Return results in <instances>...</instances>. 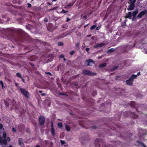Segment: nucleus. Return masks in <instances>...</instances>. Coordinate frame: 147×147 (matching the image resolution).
<instances>
[{
  "label": "nucleus",
  "mask_w": 147,
  "mask_h": 147,
  "mask_svg": "<svg viewBox=\"0 0 147 147\" xmlns=\"http://www.w3.org/2000/svg\"><path fill=\"white\" fill-rule=\"evenodd\" d=\"M11 31L17 35L15 36L13 34H12L11 37L13 38L16 42H22L24 41V32L20 29H14L11 30Z\"/></svg>",
  "instance_id": "f257e3e1"
},
{
  "label": "nucleus",
  "mask_w": 147,
  "mask_h": 147,
  "mask_svg": "<svg viewBox=\"0 0 147 147\" xmlns=\"http://www.w3.org/2000/svg\"><path fill=\"white\" fill-rule=\"evenodd\" d=\"M137 77V75L134 74L132 75L127 80L126 83L127 84L129 85H132V83L134 81V79H136Z\"/></svg>",
  "instance_id": "f03ea898"
},
{
  "label": "nucleus",
  "mask_w": 147,
  "mask_h": 147,
  "mask_svg": "<svg viewBox=\"0 0 147 147\" xmlns=\"http://www.w3.org/2000/svg\"><path fill=\"white\" fill-rule=\"evenodd\" d=\"M20 90L22 94L25 97H26L27 98L29 99L30 98V95L29 93L25 89L20 88Z\"/></svg>",
  "instance_id": "7ed1b4c3"
},
{
  "label": "nucleus",
  "mask_w": 147,
  "mask_h": 147,
  "mask_svg": "<svg viewBox=\"0 0 147 147\" xmlns=\"http://www.w3.org/2000/svg\"><path fill=\"white\" fill-rule=\"evenodd\" d=\"M104 144L103 140L101 138H98L95 140L94 146L96 147H100L101 144Z\"/></svg>",
  "instance_id": "20e7f679"
},
{
  "label": "nucleus",
  "mask_w": 147,
  "mask_h": 147,
  "mask_svg": "<svg viewBox=\"0 0 147 147\" xmlns=\"http://www.w3.org/2000/svg\"><path fill=\"white\" fill-rule=\"evenodd\" d=\"M72 32V30L65 32L63 34H60L57 36V38L58 39L61 38H64L68 34L71 33Z\"/></svg>",
  "instance_id": "39448f33"
},
{
  "label": "nucleus",
  "mask_w": 147,
  "mask_h": 147,
  "mask_svg": "<svg viewBox=\"0 0 147 147\" xmlns=\"http://www.w3.org/2000/svg\"><path fill=\"white\" fill-rule=\"evenodd\" d=\"M83 74L87 76H94L96 75L97 73L92 72L88 70H84L82 72Z\"/></svg>",
  "instance_id": "423d86ee"
},
{
  "label": "nucleus",
  "mask_w": 147,
  "mask_h": 147,
  "mask_svg": "<svg viewBox=\"0 0 147 147\" xmlns=\"http://www.w3.org/2000/svg\"><path fill=\"white\" fill-rule=\"evenodd\" d=\"M134 45L133 46L130 45H124L122 47V49L124 50V52H127V50H129L134 47Z\"/></svg>",
  "instance_id": "0eeeda50"
},
{
  "label": "nucleus",
  "mask_w": 147,
  "mask_h": 147,
  "mask_svg": "<svg viewBox=\"0 0 147 147\" xmlns=\"http://www.w3.org/2000/svg\"><path fill=\"white\" fill-rule=\"evenodd\" d=\"M38 121L40 125L42 126L44 125L45 122V117L42 115L40 116Z\"/></svg>",
  "instance_id": "6e6552de"
},
{
  "label": "nucleus",
  "mask_w": 147,
  "mask_h": 147,
  "mask_svg": "<svg viewBox=\"0 0 147 147\" xmlns=\"http://www.w3.org/2000/svg\"><path fill=\"white\" fill-rule=\"evenodd\" d=\"M94 63V61L91 59L87 60L84 62V65L85 66H92Z\"/></svg>",
  "instance_id": "1a4fd4ad"
},
{
  "label": "nucleus",
  "mask_w": 147,
  "mask_h": 147,
  "mask_svg": "<svg viewBox=\"0 0 147 147\" xmlns=\"http://www.w3.org/2000/svg\"><path fill=\"white\" fill-rule=\"evenodd\" d=\"M135 3V1L131 3H130L129 5L128 6L127 8V10L128 11H131L133 10L135 8L134 3Z\"/></svg>",
  "instance_id": "9d476101"
},
{
  "label": "nucleus",
  "mask_w": 147,
  "mask_h": 147,
  "mask_svg": "<svg viewBox=\"0 0 147 147\" xmlns=\"http://www.w3.org/2000/svg\"><path fill=\"white\" fill-rule=\"evenodd\" d=\"M125 114H130L132 115L133 116H132V117L134 119H136L138 117V115H136L135 114V113L134 112H131L130 111H127V112H125Z\"/></svg>",
  "instance_id": "9b49d317"
},
{
  "label": "nucleus",
  "mask_w": 147,
  "mask_h": 147,
  "mask_svg": "<svg viewBox=\"0 0 147 147\" xmlns=\"http://www.w3.org/2000/svg\"><path fill=\"white\" fill-rule=\"evenodd\" d=\"M146 12V9L143 10L142 11L140 12L137 16V17L139 18H142V17L145 15Z\"/></svg>",
  "instance_id": "f8f14e48"
},
{
  "label": "nucleus",
  "mask_w": 147,
  "mask_h": 147,
  "mask_svg": "<svg viewBox=\"0 0 147 147\" xmlns=\"http://www.w3.org/2000/svg\"><path fill=\"white\" fill-rule=\"evenodd\" d=\"M0 143L1 145L4 144L5 145H7V144L6 139H3L1 137H0Z\"/></svg>",
  "instance_id": "ddd939ff"
},
{
  "label": "nucleus",
  "mask_w": 147,
  "mask_h": 147,
  "mask_svg": "<svg viewBox=\"0 0 147 147\" xmlns=\"http://www.w3.org/2000/svg\"><path fill=\"white\" fill-rule=\"evenodd\" d=\"M11 100L9 99H7L6 100H4L5 105L6 107H9V103H11Z\"/></svg>",
  "instance_id": "4468645a"
},
{
  "label": "nucleus",
  "mask_w": 147,
  "mask_h": 147,
  "mask_svg": "<svg viewBox=\"0 0 147 147\" xmlns=\"http://www.w3.org/2000/svg\"><path fill=\"white\" fill-rule=\"evenodd\" d=\"M105 44L104 43H101L94 45V48H96L97 47L100 48L105 46Z\"/></svg>",
  "instance_id": "2eb2a0df"
},
{
  "label": "nucleus",
  "mask_w": 147,
  "mask_h": 147,
  "mask_svg": "<svg viewBox=\"0 0 147 147\" xmlns=\"http://www.w3.org/2000/svg\"><path fill=\"white\" fill-rule=\"evenodd\" d=\"M18 144L20 145L23 146L24 144L23 142V140L22 138H19L18 139Z\"/></svg>",
  "instance_id": "dca6fc26"
},
{
  "label": "nucleus",
  "mask_w": 147,
  "mask_h": 147,
  "mask_svg": "<svg viewBox=\"0 0 147 147\" xmlns=\"http://www.w3.org/2000/svg\"><path fill=\"white\" fill-rule=\"evenodd\" d=\"M24 49L25 50H27L28 51L26 52V53H28L31 51H32L33 49H31L30 47L29 46H27L26 47L24 48Z\"/></svg>",
  "instance_id": "f3484780"
},
{
  "label": "nucleus",
  "mask_w": 147,
  "mask_h": 147,
  "mask_svg": "<svg viewBox=\"0 0 147 147\" xmlns=\"http://www.w3.org/2000/svg\"><path fill=\"white\" fill-rule=\"evenodd\" d=\"M132 16V13L131 12L129 11L128 12L127 14L125 17V18H129L130 19H131V17Z\"/></svg>",
  "instance_id": "a211bd4d"
},
{
  "label": "nucleus",
  "mask_w": 147,
  "mask_h": 147,
  "mask_svg": "<svg viewBox=\"0 0 147 147\" xmlns=\"http://www.w3.org/2000/svg\"><path fill=\"white\" fill-rule=\"evenodd\" d=\"M136 142L138 144H139L144 147H147L144 144L143 142H141L137 140Z\"/></svg>",
  "instance_id": "6ab92c4d"
},
{
  "label": "nucleus",
  "mask_w": 147,
  "mask_h": 147,
  "mask_svg": "<svg viewBox=\"0 0 147 147\" xmlns=\"http://www.w3.org/2000/svg\"><path fill=\"white\" fill-rule=\"evenodd\" d=\"M130 106L132 107H134L135 108L136 107V106L135 102L133 101H132L130 103Z\"/></svg>",
  "instance_id": "aec40b11"
},
{
  "label": "nucleus",
  "mask_w": 147,
  "mask_h": 147,
  "mask_svg": "<svg viewBox=\"0 0 147 147\" xmlns=\"http://www.w3.org/2000/svg\"><path fill=\"white\" fill-rule=\"evenodd\" d=\"M51 132L52 136H55V130L54 128H51Z\"/></svg>",
  "instance_id": "412c9836"
},
{
  "label": "nucleus",
  "mask_w": 147,
  "mask_h": 147,
  "mask_svg": "<svg viewBox=\"0 0 147 147\" xmlns=\"http://www.w3.org/2000/svg\"><path fill=\"white\" fill-rule=\"evenodd\" d=\"M107 65V64L106 63H101L99 65V67L100 68H102L106 66Z\"/></svg>",
  "instance_id": "4be33fe9"
},
{
  "label": "nucleus",
  "mask_w": 147,
  "mask_h": 147,
  "mask_svg": "<svg viewBox=\"0 0 147 147\" xmlns=\"http://www.w3.org/2000/svg\"><path fill=\"white\" fill-rule=\"evenodd\" d=\"M138 12V10H136L133 11L132 13V15L134 18H135Z\"/></svg>",
  "instance_id": "5701e85b"
},
{
  "label": "nucleus",
  "mask_w": 147,
  "mask_h": 147,
  "mask_svg": "<svg viewBox=\"0 0 147 147\" xmlns=\"http://www.w3.org/2000/svg\"><path fill=\"white\" fill-rule=\"evenodd\" d=\"M115 51V49H114L112 48L110 49H109V50H108L107 51V53H111L114 51Z\"/></svg>",
  "instance_id": "b1692460"
},
{
  "label": "nucleus",
  "mask_w": 147,
  "mask_h": 147,
  "mask_svg": "<svg viewBox=\"0 0 147 147\" xmlns=\"http://www.w3.org/2000/svg\"><path fill=\"white\" fill-rule=\"evenodd\" d=\"M16 76L18 78H21L22 77V76L20 73L18 72L16 73Z\"/></svg>",
  "instance_id": "393cba45"
},
{
  "label": "nucleus",
  "mask_w": 147,
  "mask_h": 147,
  "mask_svg": "<svg viewBox=\"0 0 147 147\" xmlns=\"http://www.w3.org/2000/svg\"><path fill=\"white\" fill-rule=\"evenodd\" d=\"M65 129L67 131H70V128L68 125H65Z\"/></svg>",
  "instance_id": "a878e982"
},
{
  "label": "nucleus",
  "mask_w": 147,
  "mask_h": 147,
  "mask_svg": "<svg viewBox=\"0 0 147 147\" xmlns=\"http://www.w3.org/2000/svg\"><path fill=\"white\" fill-rule=\"evenodd\" d=\"M119 67V66L118 65H116L112 69V71H114L115 70H116Z\"/></svg>",
  "instance_id": "bb28decb"
},
{
  "label": "nucleus",
  "mask_w": 147,
  "mask_h": 147,
  "mask_svg": "<svg viewBox=\"0 0 147 147\" xmlns=\"http://www.w3.org/2000/svg\"><path fill=\"white\" fill-rule=\"evenodd\" d=\"M57 125L58 127H63V125L61 122L58 123L57 124Z\"/></svg>",
  "instance_id": "cd10ccee"
},
{
  "label": "nucleus",
  "mask_w": 147,
  "mask_h": 147,
  "mask_svg": "<svg viewBox=\"0 0 147 147\" xmlns=\"http://www.w3.org/2000/svg\"><path fill=\"white\" fill-rule=\"evenodd\" d=\"M75 52L74 51H72L69 52V55H73L74 54Z\"/></svg>",
  "instance_id": "c85d7f7f"
},
{
  "label": "nucleus",
  "mask_w": 147,
  "mask_h": 147,
  "mask_svg": "<svg viewBox=\"0 0 147 147\" xmlns=\"http://www.w3.org/2000/svg\"><path fill=\"white\" fill-rule=\"evenodd\" d=\"M58 45L59 46H63V43L62 42H59L58 43Z\"/></svg>",
  "instance_id": "c756f323"
},
{
  "label": "nucleus",
  "mask_w": 147,
  "mask_h": 147,
  "mask_svg": "<svg viewBox=\"0 0 147 147\" xmlns=\"http://www.w3.org/2000/svg\"><path fill=\"white\" fill-rule=\"evenodd\" d=\"M97 94V92L96 91L94 90L92 92V94L93 96L96 95Z\"/></svg>",
  "instance_id": "7c9ffc66"
},
{
  "label": "nucleus",
  "mask_w": 147,
  "mask_h": 147,
  "mask_svg": "<svg viewBox=\"0 0 147 147\" xmlns=\"http://www.w3.org/2000/svg\"><path fill=\"white\" fill-rule=\"evenodd\" d=\"M0 85L1 86L2 88L3 89L4 84L3 81L1 80H0Z\"/></svg>",
  "instance_id": "2f4dec72"
},
{
  "label": "nucleus",
  "mask_w": 147,
  "mask_h": 147,
  "mask_svg": "<svg viewBox=\"0 0 147 147\" xmlns=\"http://www.w3.org/2000/svg\"><path fill=\"white\" fill-rule=\"evenodd\" d=\"M96 27V26L95 25H93L92 26H91V27L90 28V29L91 30H93Z\"/></svg>",
  "instance_id": "473e14b6"
},
{
  "label": "nucleus",
  "mask_w": 147,
  "mask_h": 147,
  "mask_svg": "<svg viewBox=\"0 0 147 147\" xmlns=\"http://www.w3.org/2000/svg\"><path fill=\"white\" fill-rule=\"evenodd\" d=\"M51 26V24H50V25H48V26L47 27V29L49 31H51L52 29L51 27H50H50Z\"/></svg>",
  "instance_id": "72a5a7b5"
},
{
  "label": "nucleus",
  "mask_w": 147,
  "mask_h": 147,
  "mask_svg": "<svg viewBox=\"0 0 147 147\" xmlns=\"http://www.w3.org/2000/svg\"><path fill=\"white\" fill-rule=\"evenodd\" d=\"M45 74H46L49 75L50 76H52V74L50 72H45Z\"/></svg>",
  "instance_id": "f704fd0d"
},
{
  "label": "nucleus",
  "mask_w": 147,
  "mask_h": 147,
  "mask_svg": "<svg viewBox=\"0 0 147 147\" xmlns=\"http://www.w3.org/2000/svg\"><path fill=\"white\" fill-rule=\"evenodd\" d=\"M51 128H54L53 126V123L52 121H51Z\"/></svg>",
  "instance_id": "c9c22d12"
},
{
  "label": "nucleus",
  "mask_w": 147,
  "mask_h": 147,
  "mask_svg": "<svg viewBox=\"0 0 147 147\" xmlns=\"http://www.w3.org/2000/svg\"><path fill=\"white\" fill-rule=\"evenodd\" d=\"M108 14L107 13H106L105 17H104L103 18V20H105L108 17Z\"/></svg>",
  "instance_id": "e433bc0d"
},
{
  "label": "nucleus",
  "mask_w": 147,
  "mask_h": 147,
  "mask_svg": "<svg viewBox=\"0 0 147 147\" xmlns=\"http://www.w3.org/2000/svg\"><path fill=\"white\" fill-rule=\"evenodd\" d=\"M6 136V133L5 132H3V137L4 138V139H5Z\"/></svg>",
  "instance_id": "4c0bfd02"
},
{
  "label": "nucleus",
  "mask_w": 147,
  "mask_h": 147,
  "mask_svg": "<svg viewBox=\"0 0 147 147\" xmlns=\"http://www.w3.org/2000/svg\"><path fill=\"white\" fill-rule=\"evenodd\" d=\"M68 26L66 24H63L62 26V28H67Z\"/></svg>",
  "instance_id": "58836bf2"
},
{
  "label": "nucleus",
  "mask_w": 147,
  "mask_h": 147,
  "mask_svg": "<svg viewBox=\"0 0 147 147\" xmlns=\"http://www.w3.org/2000/svg\"><path fill=\"white\" fill-rule=\"evenodd\" d=\"M34 57V56H32L31 57V58L29 59V60L30 61H34V60H35V59H32Z\"/></svg>",
  "instance_id": "ea45409f"
},
{
  "label": "nucleus",
  "mask_w": 147,
  "mask_h": 147,
  "mask_svg": "<svg viewBox=\"0 0 147 147\" xmlns=\"http://www.w3.org/2000/svg\"><path fill=\"white\" fill-rule=\"evenodd\" d=\"M81 17H82V18L83 19H84L86 20L87 18V16L86 15L82 16V15H81Z\"/></svg>",
  "instance_id": "a19ab883"
},
{
  "label": "nucleus",
  "mask_w": 147,
  "mask_h": 147,
  "mask_svg": "<svg viewBox=\"0 0 147 147\" xmlns=\"http://www.w3.org/2000/svg\"><path fill=\"white\" fill-rule=\"evenodd\" d=\"M80 44V42H78L76 44V47L77 48H78L79 47V46Z\"/></svg>",
  "instance_id": "79ce46f5"
},
{
  "label": "nucleus",
  "mask_w": 147,
  "mask_h": 147,
  "mask_svg": "<svg viewBox=\"0 0 147 147\" xmlns=\"http://www.w3.org/2000/svg\"><path fill=\"white\" fill-rule=\"evenodd\" d=\"M60 142L61 144L63 145L65 143V142L64 141L62 140H60Z\"/></svg>",
  "instance_id": "37998d69"
},
{
  "label": "nucleus",
  "mask_w": 147,
  "mask_h": 147,
  "mask_svg": "<svg viewBox=\"0 0 147 147\" xmlns=\"http://www.w3.org/2000/svg\"><path fill=\"white\" fill-rule=\"evenodd\" d=\"M89 50H90L89 48L88 47L86 48V51L87 52V53H89Z\"/></svg>",
  "instance_id": "c03bdc74"
},
{
  "label": "nucleus",
  "mask_w": 147,
  "mask_h": 147,
  "mask_svg": "<svg viewBox=\"0 0 147 147\" xmlns=\"http://www.w3.org/2000/svg\"><path fill=\"white\" fill-rule=\"evenodd\" d=\"M59 95H65L67 96V95L63 93L62 92H59Z\"/></svg>",
  "instance_id": "a18cd8bd"
},
{
  "label": "nucleus",
  "mask_w": 147,
  "mask_h": 147,
  "mask_svg": "<svg viewBox=\"0 0 147 147\" xmlns=\"http://www.w3.org/2000/svg\"><path fill=\"white\" fill-rule=\"evenodd\" d=\"M44 21L45 22H47L48 21V19L47 17H46L44 20Z\"/></svg>",
  "instance_id": "49530a36"
},
{
  "label": "nucleus",
  "mask_w": 147,
  "mask_h": 147,
  "mask_svg": "<svg viewBox=\"0 0 147 147\" xmlns=\"http://www.w3.org/2000/svg\"><path fill=\"white\" fill-rule=\"evenodd\" d=\"M67 12V11H65L64 9H63L61 12L62 13H66Z\"/></svg>",
  "instance_id": "de8ad7c7"
},
{
  "label": "nucleus",
  "mask_w": 147,
  "mask_h": 147,
  "mask_svg": "<svg viewBox=\"0 0 147 147\" xmlns=\"http://www.w3.org/2000/svg\"><path fill=\"white\" fill-rule=\"evenodd\" d=\"M27 5H28V8H30L32 6V5L30 3H28Z\"/></svg>",
  "instance_id": "09e8293b"
},
{
  "label": "nucleus",
  "mask_w": 147,
  "mask_h": 147,
  "mask_svg": "<svg viewBox=\"0 0 147 147\" xmlns=\"http://www.w3.org/2000/svg\"><path fill=\"white\" fill-rule=\"evenodd\" d=\"M98 128L97 127H96V125L94 126H92L91 127V128L93 129H96Z\"/></svg>",
  "instance_id": "8fccbe9b"
},
{
  "label": "nucleus",
  "mask_w": 147,
  "mask_h": 147,
  "mask_svg": "<svg viewBox=\"0 0 147 147\" xmlns=\"http://www.w3.org/2000/svg\"><path fill=\"white\" fill-rule=\"evenodd\" d=\"M12 131L13 132H16V129L15 128V127H13L12 129Z\"/></svg>",
  "instance_id": "3c124183"
},
{
  "label": "nucleus",
  "mask_w": 147,
  "mask_h": 147,
  "mask_svg": "<svg viewBox=\"0 0 147 147\" xmlns=\"http://www.w3.org/2000/svg\"><path fill=\"white\" fill-rule=\"evenodd\" d=\"M30 25H27L26 26V27L27 28H28V29H30Z\"/></svg>",
  "instance_id": "603ef678"
},
{
  "label": "nucleus",
  "mask_w": 147,
  "mask_h": 147,
  "mask_svg": "<svg viewBox=\"0 0 147 147\" xmlns=\"http://www.w3.org/2000/svg\"><path fill=\"white\" fill-rule=\"evenodd\" d=\"M29 64H30L32 67H34V64L32 63H29Z\"/></svg>",
  "instance_id": "864d4df0"
},
{
  "label": "nucleus",
  "mask_w": 147,
  "mask_h": 147,
  "mask_svg": "<svg viewBox=\"0 0 147 147\" xmlns=\"http://www.w3.org/2000/svg\"><path fill=\"white\" fill-rule=\"evenodd\" d=\"M21 78H21L20 79H21L22 81L24 83H25L24 79L22 77Z\"/></svg>",
  "instance_id": "5fc2aeb1"
},
{
  "label": "nucleus",
  "mask_w": 147,
  "mask_h": 147,
  "mask_svg": "<svg viewBox=\"0 0 147 147\" xmlns=\"http://www.w3.org/2000/svg\"><path fill=\"white\" fill-rule=\"evenodd\" d=\"M100 26H98L97 27H96V30H98L100 29Z\"/></svg>",
  "instance_id": "6e6d98bb"
},
{
  "label": "nucleus",
  "mask_w": 147,
  "mask_h": 147,
  "mask_svg": "<svg viewBox=\"0 0 147 147\" xmlns=\"http://www.w3.org/2000/svg\"><path fill=\"white\" fill-rule=\"evenodd\" d=\"M3 127V125L2 124L0 123V129H1Z\"/></svg>",
  "instance_id": "4d7b16f0"
},
{
  "label": "nucleus",
  "mask_w": 147,
  "mask_h": 147,
  "mask_svg": "<svg viewBox=\"0 0 147 147\" xmlns=\"http://www.w3.org/2000/svg\"><path fill=\"white\" fill-rule=\"evenodd\" d=\"M129 1H130V3H132L134 1H136V0H129Z\"/></svg>",
  "instance_id": "13d9d810"
},
{
  "label": "nucleus",
  "mask_w": 147,
  "mask_h": 147,
  "mask_svg": "<svg viewBox=\"0 0 147 147\" xmlns=\"http://www.w3.org/2000/svg\"><path fill=\"white\" fill-rule=\"evenodd\" d=\"M72 6V5L71 4V3H70L67 5V6L68 7Z\"/></svg>",
  "instance_id": "bf43d9fd"
},
{
  "label": "nucleus",
  "mask_w": 147,
  "mask_h": 147,
  "mask_svg": "<svg viewBox=\"0 0 147 147\" xmlns=\"http://www.w3.org/2000/svg\"><path fill=\"white\" fill-rule=\"evenodd\" d=\"M41 95L42 96H45L46 95V94L45 93H42L41 94Z\"/></svg>",
  "instance_id": "052dcab7"
},
{
  "label": "nucleus",
  "mask_w": 147,
  "mask_h": 147,
  "mask_svg": "<svg viewBox=\"0 0 147 147\" xmlns=\"http://www.w3.org/2000/svg\"><path fill=\"white\" fill-rule=\"evenodd\" d=\"M70 20V19L69 18H67L66 20V22H68Z\"/></svg>",
  "instance_id": "680f3d73"
},
{
  "label": "nucleus",
  "mask_w": 147,
  "mask_h": 147,
  "mask_svg": "<svg viewBox=\"0 0 147 147\" xmlns=\"http://www.w3.org/2000/svg\"><path fill=\"white\" fill-rule=\"evenodd\" d=\"M64 57L63 55H60V58H64Z\"/></svg>",
  "instance_id": "e2e57ef3"
},
{
  "label": "nucleus",
  "mask_w": 147,
  "mask_h": 147,
  "mask_svg": "<svg viewBox=\"0 0 147 147\" xmlns=\"http://www.w3.org/2000/svg\"><path fill=\"white\" fill-rule=\"evenodd\" d=\"M88 24H86L85 25L84 27V28H85L86 27H87V26H88Z\"/></svg>",
  "instance_id": "0e129e2a"
},
{
  "label": "nucleus",
  "mask_w": 147,
  "mask_h": 147,
  "mask_svg": "<svg viewBox=\"0 0 147 147\" xmlns=\"http://www.w3.org/2000/svg\"><path fill=\"white\" fill-rule=\"evenodd\" d=\"M35 147H40V146L39 145H37Z\"/></svg>",
  "instance_id": "69168bd1"
},
{
  "label": "nucleus",
  "mask_w": 147,
  "mask_h": 147,
  "mask_svg": "<svg viewBox=\"0 0 147 147\" xmlns=\"http://www.w3.org/2000/svg\"><path fill=\"white\" fill-rule=\"evenodd\" d=\"M140 72H138V73H137V76H139V75H140Z\"/></svg>",
  "instance_id": "338daca9"
},
{
  "label": "nucleus",
  "mask_w": 147,
  "mask_h": 147,
  "mask_svg": "<svg viewBox=\"0 0 147 147\" xmlns=\"http://www.w3.org/2000/svg\"><path fill=\"white\" fill-rule=\"evenodd\" d=\"M38 92H39V93H42V91H41V90H39V91H38Z\"/></svg>",
  "instance_id": "774afa93"
}]
</instances>
